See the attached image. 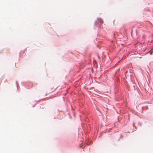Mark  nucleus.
<instances>
[{
	"label": "nucleus",
	"instance_id": "2",
	"mask_svg": "<svg viewBox=\"0 0 153 153\" xmlns=\"http://www.w3.org/2000/svg\"><path fill=\"white\" fill-rule=\"evenodd\" d=\"M153 52V50H152V48L149 51L151 55H152Z\"/></svg>",
	"mask_w": 153,
	"mask_h": 153
},
{
	"label": "nucleus",
	"instance_id": "3",
	"mask_svg": "<svg viewBox=\"0 0 153 153\" xmlns=\"http://www.w3.org/2000/svg\"><path fill=\"white\" fill-rule=\"evenodd\" d=\"M152 50H153V48H152Z\"/></svg>",
	"mask_w": 153,
	"mask_h": 153
},
{
	"label": "nucleus",
	"instance_id": "1",
	"mask_svg": "<svg viewBox=\"0 0 153 153\" xmlns=\"http://www.w3.org/2000/svg\"><path fill=\"white\" fill-rule=\"evenodd\" d=\"M98 21L100 22V23H102L103 22V20L100 18L98 19Z\"/></svg>",
	"mask_w": 153,
	"mask_h": 153
}]
</instances>
